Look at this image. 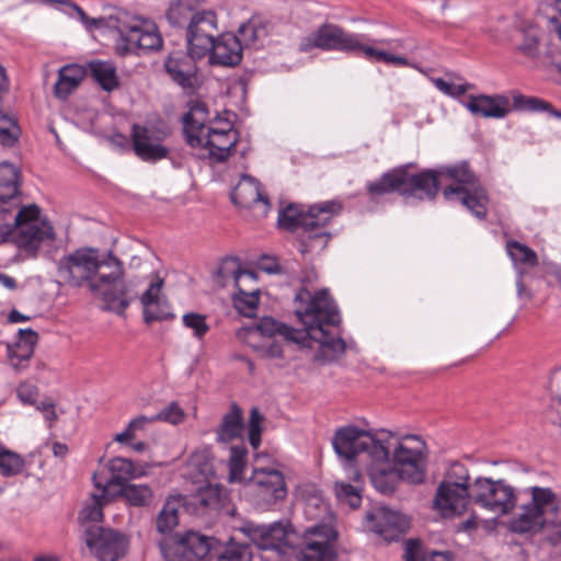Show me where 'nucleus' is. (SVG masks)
<instances>
[{
  "label": "nucleus",
  "instance_id": "4d7b16f0",
  "mask_svg": "<svg viewBox=\"0 0 561 561\" xmlns=\"http://www.w3.org/2000/svg\"><path fill=\"white\" fill-rule=\"evenodd\" d=\"M249 545L229 543L219 557V561H252Z\"/></svg>",
  "mask_w": 561,
  "mask_h": 561
},
{
  "label": "nucleus",
  "instance_id": "c756f323",
  "mask_svg": "<svg viewBox=\"0 0 561 561\" xmlns=\"http://www.w3.org/2000/svg\"><path fill=\"white\" fill-rule=\"evenodd\" d=\"M162 286L163 280L158 279L151 283L140 297L144 306V319L147 323L164 320L170 316L167 301L160 297Z\"/></svg>",
  "mask_w": 561,
  "mask_h": 561
},
{
  "label": "nucleus",
  "instance_id": "0eeeda50",
  "mask_svg": "<svg viewBox=\"0 0 561 561\" xmlns=\"http://www.w3.org/2000/svg\"><path fill=\"white\" fill-rule=\"evenodd\" d=\"M58 274L68 284L80 287L85 282H113L124 274V268L112 252L100 259L98 249L80 248L59 260Z\"/></svg>",
  "mask_w": 561,
  "mask_h": 561
},
{
  "label": "nucleus",
  "instance_id": "b1692460",
  "mask_svg": "<svg viewBox=\"0 0 561 561\" xmlns=\"http://www.w3.org/2000/svg\"><path fill=\"white\" fill-rule=\"evenodd\" d=\"M197 59L188 50L172 51L164 61V68L170 78L183 89L193 88L196 81Z\"/></svg>",
  "mask_w": 561,
  "mask_h": 561
},
{
  "label": "nucleus",
  "instance_id": "13d9d810",
  "mask_svg": "<svg viewBox=\"0 0 561 561\" xmlns=\"http://www.w3.org/2000/svg\"><path fill=\"white\" fill-rule=\"evenodd\" d=\"M15 391L18 400L21 402V404L36 408V405L39 403L37 402L39 390L36 385L28 381H23L19 383Z\"/></svg>",
  "mask_w": 561,
  "mask_h": 561
},
{
  "label": "nucleus",
  "instance_id": "423d86ee",
  "mask_svg": "<svg viewBox=\"0 0 561 561\" xmlns=\"http://www.w3.org/2000/svg\"><path fill=\"white\" fill-rule=\"evenodd\" d=\"M343 205L339 201H325L309 206L290 203L278 211L277 224L280 229L297 232L301 230L299 251L319 252L325 249L331 234L327 226L341 213Z\"/></svg>",
  "mask_w": 561,
  "mask_h": 561
},
{
  "label": "nucleus",
  "instance_id": "3c124183",
  "mask_svg": "<svg viewBox=\"0 0 561 561\" xmlns=\"http://www.w3.org/2000/svg\"><path fill=\"white\" fill-rule=\"evenodd\" d=\"M182 323L185 328L192 330L193 336L198 341H202L210 329L206 321V316L197 312L184 313Z\"/></svg>",
  "mask_w": 561,
  "mask_h": 561
},
{
  "label": "nucleus",
  "instance_id": "603ef678",
  "mask_svg": "<svg viewBox=\"0 0 561 561\" xmlns=\"http://www.w3.org/2000/svg\"><path fill=\"white\" fill-rule=\"evenodd\" d=\"M430 81L439 92L453 99L463 96L466 92L472 88V84L468 82L454 83L444 78L432 77Z\"/></svg>",
  "mask_w": 561,
  "mask_h": 561
},
{
  "label": "nucleus",
  "instance_id": "6e6552de",
  "mask_svg": "<svg viewBox=\"0 0 561 561\" xmlns=\"http://www.w3.org/2000/svg\"><path fill=\"white\" fill-rule=\"evenodd\" d=\"M394 435L386 430H379L375 433L348 425L339 428L332 439L333 449L336 455L347 462L346 470L350 471L355 482L360 479V472L354 467L353 462L360 454H366L368 459L373 457V451L378 446L388 444L389 439H394Z\"/></svg>",
  "mask_w": 561,
  "mask_h": 561
},
{
  "label": "nucleus",
  "instance_id": "7c9ffc66",
  "mask_svg": "<svg viewBox=\"0 0 561 561\" xmlns=\"http://www.w3.org/2000/svg\"><path fill=\"white\" fill-rule=\"evenodd\" d=\"M85 75L91 78L106 92H112L119 87L117 69L113 61L93 59L84 66Z\"/></svg>",
  "mask_w": 561,
  "mask_h": 561
},
{
  "label": "nucleus",
  "instance_id": "2eb2a0df",
  "mask_svg": "<svg viewBox=\"0 0 561 561\" xmlns=\"http://www.w3.org/2000/svg\"><path fill=\"white\" fill-rule=\"evenodd\" d=\"M336 533L330 525H314L305 531L304 546L299 552L301 561H335Z\"/></svg>",
  "mask_w": 561,
  "mask_h": 561
},
{
  "label": "nucleus",
  "instance_id": "aec40b11",
  "mask_svg": "<svg viewBox=\"0 0 561 561\" xmlns=\"http://www.w3.org/2000/svg\"><path fill=\"white\" fill-rule=\"evenodd\" d=\"M249 484L268 503L284 500L287 495L284 474L275 468L255 467Z\"/></svg>",
  "mask_w": 561,
  "mask_h": 561
},
{
  "label": "nucleus",
  "instance_id": "4be33fe9",
  "mask_svg": "<svg viewBox=\"0 0 561 561\" xmlns=\"http://www.w3.org/2000/svg\"><path fill=\"white\" fill-rule=\"evenodd\" d=\"M231 202L243 208L257 209L259 215L266 216L271 205L262 193L260 183L250 175H242L230 193Z\"/></svg>",
  "mask_w": 561,
  "mask_h": 561
},
{
  "label": "nucleus",
  "instance_id": "f257e3e1",
  "mask_svg": "<svg viewBox=\"0 0 561 561\" xmlns=\"http://www.w3.org/2000/svg\"><path fill=\"white\" fill-rule=\"evenodd\" d=\"M444 178L454 182L444 188L445 199L461 204L480 220L485 219L488 193L466 161L437 170H424L417 174H410L407 167H400L383 173L377 181L369 182L367 191L371 197L398 192L407 203L411 198L431 201L437 195Z\"/></svg>",
  "mask_w": 561,
  "mask_h": 561
},
{
  "label": "nucleus",
  "instance_id": "4c0bfd02",
  "mask_svg": "<svg viewBox=\"0 0 561 561\" xmlns=\"http://www.w3.org/2000/svg\"><path fill=\"white\" fill-rule=\"evenodd\" d=\"M238 33L242 47L254 45L268 35V22L261 16H252L240 25Z\"/></svg>",
  "mask_w": 561,
  "mask_h": 561
},
{
  "label": "nucleus",
  "instance_id": "09e8293b",
  "mask_svg": "<svg viewBox=\"0 0 561 561\" xmlns=\"http://www.w3.org/2000/svg\"><path fill=\"white\" fill-rule=\"evenodd\" d=\"M334 491L340 503L346 504L351 508L360 506L362 496L357 486L346 482H335Z\"/></svg>",
  "mask_w": 561,
  "mask_h": 561
},
{
  "label": "nucleus",
  "instance_id": "ddd939ff",
  "mask_svg": "<svg viewBox=\"0 0 561 561\" xmlns=\"http://www.w3.org/2000/svg\"><path fill=\"white\" fill-rule=\"evenodd\" d=\"M357 44V34L348 33L334 24H323L318 30L304 37L299 44L301 51L313 48L352 53Z\"/></svg>",
  "mask_w": 561,
  "mask_h": 561
},
{
  "label": "nucleus",
  "instance_id": "e433bc0d",
  "mask_svg": "<svg viewBox=\"0 0 561 561\" xmlns=\"http://www.w3.org/2000/svg\"><path fill=\"white\" fill-rule=\"evenodd\" d=\"M405 561H451L449 551L426 550L419 539H409L404 549Z\"/></svg>",
  "mask_w": 561,
  "mask_h": 561
},
{
  "label": "nucleus",
  "instance_id": "49530a36",
  "mask_svg": "<svg viewBox=\"0 0 561 561\" xmlns=\"http://www.w3.org/2000/svg\"><path fill=\"white\" fill-rule=\"evenodd\" d=\"M238 293L233 295V306L238 312L244 317L252 318L256 313L259 306L257 291L247 293L240 287L237 288Z\"/></svg>",
  "mask_w": 561,
  "mask_h": 561
},
{
  "label": "nucleus",
  "instance_id": "c85d7f7f",
  "mask_svg": "<svg viewBox=\"0 0 561 561\" xmlns=\"http://www.w3.org/2000/svg\"><path fill=\"white\" fill-rule=\"evenodd\" d=\"M111 478L105 481H101L103 485H106V491L111 486H118L128 484L131 480L146 476V470L142 467H137L131 460L123 457L112 458L107 463Z\"/></svg>",
  "mask_w": 561,
  "mask_h": 561
},
{
  "label": "nucleus",
  "instance_id": "37998d69",
  "mask_svg": "<svg viewBox=\"0 0 561 561\" xmlns=\"http://www.w3.org/2000/svg\"><path fill=\"white\" fill-rule=\"evenodd\" d=\"M513 105L517 111L526 112H548L552 116L561 119V112L554 110L550 103L535 96H526L515 92L513 94Z\"/></svg>",
  "mask_w": 561,
  "mask_h": 561
},
{
  "label": "nucleus",
  "instance_id": "9b49d317",
  "mask_svg": "<svg viewBox=\"0 0 561 561\" xmlns=\"http://www.w3.org/2000/svg\"><path fill=\"white\" fill-rule=\"evenodd\" d=\"M84 541L100 561H117L129 546V538L122 531L91 526L84 533Z\"/></svg>",
  "mask_w": 561,
  "mask_h": 561
},
{
  "label": "nucleus",
  "instance_id": "a18cd8bd",
  "mask_svg": "<svg viewBox=\"0 0 561 561\" xmlns=\"http://www.w3.org/2000/svg\"><path fill=\"white\" fill-rule=\"evenodd\" d=\"M218 275L221 278L222 285H227L229 280H233L236 288H239V282L242 277H252L253 274L249 271L242 270L237 259H226L218 267Z\"/></svg>",
  "mask_w": 561,
  "mask_h": 561
},
{
  "label": "nucleus",
  "instance_id": "5fc2aeb1",
  "mask_svg": "<svg viewBox=\"0 0 561 561\" xmlns=\"http://www.w3.org/2000/svg\"><path fill=\"white\" fill-rule=\"evenodd\" d=\"M21 137V128L13 116L2 114V147H13Z\"/></svg>",
  "mask_w": 561,
  "mask_h": 561
},
{
  "label": "nucleus",
  "instance_id": "bb28decb",
  "mask_svg": "<svg viewBox=\"0 0 561 561\" xmlns=\"http://www.w3.org/2000/svg\"><path fill=\"white\" fill-rule=\"evenodd\" d=\"M208 56L213 65L236 66L242 59V44L236 34L224 33L214 39Z\"/></svg>",
  "mask_w": 561,
  "mask_h": 561
},
{
  "label": "nucleus",
  "instance_id": "f704fd0d",
  "mask_svg": "<svg viewBox=\"0 0 561 561\" xmlns=\"http://www.w3.org/2000/svg\"><path fill=\"white\" fill-rule=\"evenodd\" d=\"M202 0H172L167 13L170 24L187 28L188 24L199 13Z\"/></svg>",
  "mask_w": 561,
  "mask_h": 561
},
{
  "label": "nucleus",
  "instance_id": "864d4df0",
  "mask_svg": "<svg viewBox=\"0 0 561 561\" xmlns=\"http://www.w3.org/2000/svg\"><path fill=\"white\" fill-rule=\"evenodd\" d=\"M25 467L24 458L2 447V476L11 477L22 473Z\"/></svg>",
  "mask_w": 561,
  "mask_h": 561
},
{
  "label": "nucleus",
  "instance_id": "20e7f679",
  "mask_svg": "<svg viewBox=\"0 0 561 561\" xmlns=\"http://www.w3.org/2000/svg\"><path fill=\"white\" fill-rule=\"evenodd\" d=\"M19 165L2 161V244L15 245L23 259H36L56 241L50 221L36 204L23 205Z\"/></svg>",
  "mask_w": 561,
  "mask_h": 561
},
{
  "label": "nucleus",
  "instance_id": "39448f33",
  "mask_svg": "<svg viewBox=\"0 0 561 561\" xmlns=\"http://www.w3.org/2000/svg\"><path fill=\"white\" fill-rule=\"evenodd\" d=\"M50 8L70 19H78L88 31L106 27L116 32L115 51L118 56L142 55L162 47L163 39L154 23L126 12L107 18H90L72 0H54Z\"/></svg>",
  "mask_w": 561,
  "mask_h": 561
},
{
  "label": "nucleus",
  "instance_id": "bf43d9fd",
  "mask_svg": "<svg viewBox=\"0 0 561 561\" xmlns=\"http://www.w3.org/2000/svg\"><path fill=\"white\" fill-rule=\"evenodd\" d=\"M262 421L263 416L259 412L256 408H253L250 412L249 419V442L250 445L256 449L261 444V433H262Z\"/></svg>",
  "mask_w": 561,
  "mask_h": 561
},
{
  "label": "nucleus",
  "instance_id": "f3484780",
  "mask_svg": "<svg viewBox=\"0 0 561 561\" xmlns=\"http://www.w3.org/2000/svg\"><path fill=\"white\" fill-rule=\"evenodd\" d=\"M243 530L251 542L261 550H273L278 554H285L287 548L294 547L291 534L279 522L270 525L248 524Z\"/></svg>",
  "mask_w": 561,
  "mask_h": 561
},
{
  "label": "nucleus",
  "instance_id": "774afa93",
  "mask_svg": "<svg viewBox=\"0 0 561 561\" xmlns=\"http://www.w3.org/2000/svg\"><path fill=\"white\" fill-rule=\"evenodd\" d=\"M264 353L267 357L271 358H279L283 356L282 346L276 341H273L270 344L265 345Z\"/></svg>",
  "mask_w": 561,
  "mask_h": 561
},
{
  "label": "nucleus",
  "instance_id": "6ab92c4d",
  "mask_svg": "<svg viewBox=\"0 0 561 561\" xmlns=\"http://www.w3.org/2000/svg\"><path fill=\"white\" fill-rule=\"evenodd\" d=\"M471 502H473L472 491L470 492L469 489L438 484L433 499V508L443 518H454L461 516Z\"/></svg>",
  "mask_w": 561,
  "mask_h": 561
},
{
  "label": "nucleus",
  "instance_id": "8fccbe9b",
  "mask_svg": "<svg viewBox=\"0 0 561 561\" xmlns=\"http://www.w3.org/2000/svg\"><path fill=\"white\" fill-rule=\"evenodd\" d=\"M179 523L178 507L172 502H167L157 517V529L161 534H168Z\"/></svg>",
  "mask_w": 561,
  "mask_h": 561
},
{
  "label": "nucleus",
  "instance_id": "72a5a7b5",
  "mask_svg": "<svg viewBox=\"0 0 561 561\" xmlns=\"http://www.w3.org/2000/svg\"><path fill=\"white\" fill-rule=\"evenodd\" d=\"M85 76L82 66L71 64L64 66L58 71V79L54 85V93L59 100H67L68 96L79 87Z\"/></svg>",
  "mask_w": 561,
  "mask_h": 561
},
{
  "label": "nucleus",
  "instance_id": "c9c22d12",
  "mask_svg": "<svg viewBox=\"0 0 561 561\" xmlns=\"http://www.w3.org/2000/svg\"><path fill=\"white\" fill-rule=\"evenodd\" d=\"M92 479L94 486L100 490V493L92 494L84 503L79 513L81 522H101L103 519V505L107 501L108 492L106 491V485H103L101 480H99L98 474H94Z\"/></svg>",
  "mask_w": 561,
  "mask_h": 561
},
{
  "label": "nucleus",
  "instance_id": "412c9836",
  "mask_svg": "<svg viewBox=\"0 0 561 561\" xmlns=\"http://www.w3.org/2000/svg\"><path fill=\"white\" fill-rule=\"evenodd\" d=\"M460 104L473 116L502 119L511 112L510 98L504 94H470Z\"/></svg>",
  "mask_w": 561,
  "mask_h": 561
},
{
  "label": "nucleus",
  "instance_id": "2f4dec72",
  "mask_svg": "<svg viewBox=\"0 0 561 561\" xmlns=\"http://www.w3.org/2000/svg\"><path fill=\"white\" fill-rule=\"evenodd\" d=\"M243 432L242 411L237 403H232L216 430V439L219 443H230L242 437Z\"/></svg>",
  "mask_w": 561,
  "mask_h": 561
},
{
  "label": "nucleus",
  "instance_id": "79ce46f5",
  "mask_svg": "<svg viewBox=\"0 0 561 561\" xmlns=\"http://www.w3.org/2000/svg\"><path fill=\"white\" fill-rule=\"evenodd\" d=\"M439 484L455 489L466 488L469 489L470 492L473 489V481H470L468 468L459 461H455L449 465Z\"/></svg>",
  "mask_w": 561,
  "mask_h": 561
},
{
  "label": "nucleus",
  "instance_id": "680f3d73",
  "mask_svg": "<svg viewBox=\"0 0 561 561\" xmlns=\"http://www.w3.org/2000/svg\"><path fill=\"white\" fill-rule=\"evenodd\" d=\"M35 409L42 413L45 422L47 423V427L51 428L53 424L58 419L55 404L51 401H41Z\"/></svg>",
  "mask_w": 561,
  "mask_h": 561
},
{
  "label": "nucleus",
  "instance_id": "338daca9",
  "mask_svg": "<svg viewBox=\"0 0 561 561\" xmlns=\"http://www.w3.org/2000/svg\"><path fill=\"white\" fill-rule=\"evenodd\" d=\"M136 433H137V431L130 425V423H128L123 432L117 433L114 436V440L119 444H128L129 440L135 438Z\"/></svg>",
  "mask_w": 561,
  "mask_h": 561
},
{
  "label": "nucleus",
  "instance_id": "dca6fc26",
  "mask_svg": "<svg viewBox=\"0 0 561 561\" xmlns=\"http://www.w3.org/2000/svg\"><path fill=\"white\" fill-rule=\"evenodd\" d=\"M168 133L153 126L134 124L131 128L133 149L142 161L156 162L168 157L169 150L163 145Z\"/></svg>",
  "mask_w": 561,
  "mask_h": 561
},
{
  "label": "nucleus",
  "instance_id": "a19ab883",
  "mask_svg": "<svg viewBox=\"0 0 561 561\" xmlns=\"http://www.w3.org/2000/svg\"><path fill=\"white\" fill-rule=\"evenodd\" d=\"M365 42H370L376 45H385L392 48H397L401 44L399 39H370L365 34H357L358 47H356L352 53H360L362 56L370 62H380L383 49L367 45Z\"/></svg>",
  "mask_w": 561,
  "mask_h": 561
},
{
  "label": "nucleus",
  "instance_id": "cd10ccee",
  "mask_svg": "<svg viewBox=\"0 0 561 561\" xmlns=\"http://www.w3.org/2000/svg\"><path fill=\"white\" fill-rule=\"evenodd\" d=\"M214 461L209 447L198 448L187 459L184 476L193 483H206L215 476Z\"/></svg>",
  "mask_w": 561,
  "mask_h": 561
},
{
  "label": "nucleus",
  "instance_id": "0e129e2a",
  "mask_svg": "<svg viewBox=\"0 0 561 561\" xmlns=\"http://www.w3.org/2000/svg\"><path fill=\"white\" fill-rule=\"evenodd\" d=\"M558 508H560V505L558 506ZM558 513H559V510L547 514V524L545 525V527H550L552 529L553 536L559 541H561V518L560 519L556 518Z\"/></svg>",
  "mask_w": 561,
  "mask_h": 561
},
{
  "label": "nucleus",
  "instance_id": "69168bd1",
  "mask_svg": "<svg viewBox=\"0 0 561 561\" xmlns=\"http://www.w3.org/2000/svg\"><path fill=\"white\" fill-rule=\"evenodd\" d=\"M259 266L262 271L268 274H276L279 272L280 267L276 260L271 256H262Z\"/></svg>",
  "mask_w": 561,
  "mask_h": 561
},
{
  "label": "nucleus",
  "instance_id": "f8f14e48",
  "mask_svg": "<svg viewBox=\"0 0 561 561\" xmlns=\"http://www.w3.org/2000/svg\"><path fill=\"white\" fill-rule=\"evenodd\" d=\"M392 439L388 444L378 446L367 465L369 479L374 488L382 494H390L396 490L399 481H403V473L392 463L390 449Z\"/></svg>",
  "mask_w": 561,
  "mask_h": 561
},
{
  "label": "nucleus",
  "instance_id": "ea45409f",
  "mask_svg": "<svg viewBox=\"0 0 561 561\" xmlns=\"http://www.w3.org/2000/svg\"><path fill=\"white\" fill-rule=\"evenodd\" d=\"M118 492L128 505L135 507L149 506L153 497L152 488L144 483L137 484L129 482L123 485Z\"/></svg>",
  "mask_w": 561,
  "mask_h": 561
},
{
  "label": "nucleus",
  "instance_id": "de8ad7c7",
  "mask_svg": "<svg viewBox=\"0 0 561 561\" xmlns=\"http://www.w3.org/2000/svg\"><path fill=\"white\" fill-rule=\"evenodd\" d=\"M248 450L244 446H233L230 450L228 461L229 467V481L241 482L243 481V471L245 469V457Z\"/></svg>",
  "mask_w": 561,
  "mask_h": 561
},
{
  "label": "nucleus",
  "instance_id": "e2e57ef3",
  "mask_svg": "<svg viewBox=\"0 0 561 561\" xmlns=\"http://www.w3.org/2000/svg\"><path fill=\"white\" fill-rule=\"evenodd\" d=\"M380 62L398 67H414L407 57L394 55L383 49Z\"/></svg>",
  "mask_w": 561,
  "mask_h": 561
},
{
  "label": "nucleus",
  "instance_id": "473e14b6",
  "mask_svg": "<svg viewBox=\"0 0 561 561\" xmlns=\"http://www.w3.org/2000/svg\"><path fill=\"white\" fill-rule=\"evenodd\" d=\"M208 108L199 100L191 101L190 111L183 117V130L186 141L196 140V135L208 127Z\"/></svg>",
  "mask_w": 561,
  "mask_h": 561
},
{
  "label": "nucleus",
  "instance_id": "393cba45",
  "mask_svg": "<svg viewBox=\"0 0 561 561\" xmlns=\"http://www.w3.org/2000/svg\"><path fill=\"white\" fill-rule=\"evenodd\" d=\"M211 541L210 537L195 531H186L174 547L178 559L168 561H210Z\"/></svg>",
  "mask_w": 561,
  "mask_h": 561
},
{
  "label": "nucleus",
  "instance_id": "6e6d98bb",
  "mask_svg": "<svg viewBox=\"0 0 561 561\" xmlns=\"http://www.w3.org/2000/svg\"><path fill=\"white\" fill-rule=\"evenodd\" d=\"M154 422H165L178 425L184 421L185 413L178 402L172 401L165 408L160 410L157 414L152 415Z\"/></svg>",
  "mask_w": 561,
  "mask_h": 561
},
{
  "label": "nucleus",
  "instance_id": "a878e982",
  "mask_svg": "<svg viewBox=\"0 0 561 561\" xmlns=\"http://www.w3.org/2000/svg\"><path fill=\"white\" fill-rule=\"evenodd\" d=\"M37 340L38 335L35 331L20 329L16 333V340L12 344H8V360L16 373L28 368Z\"/></svg>",
  "mask_w": 561,
  "mask_h": 561
},
{
  "label": "nucleus",
  "instance_id": "c03bdc74",
  "mask_svg": "<svg viewBox=\"0 0 561 561\" xmlns=\"http://www.w3.org/2000/svg\"><path fill=\"white\" fill-rule=\"evenodd\" d=\"M225 497V490L219 484L208 483L198 489L195 501L203 507L218 510L222 505Z\"/></svg>",
  "mask_w": 561,
  "mask_h": 561
},
{
  "label": "nucleus",
  "instance_id": "a211bd4d",
  "mask_svg": "<svg viewBox=\"0 0 561 561\" xmlns=\"http://www.w3.org/2000/svg\"><path fill=\"white\" fill-rule=\"evenodd\" d=\"M90 289L102 296L105 309L117 314H123L131 301L137 298V293L133 290L130 283L123 280V275L108 283H91Z\"/></svg>",
  "mask_w": 561,
  "mask_h": 561
},
{
  "label": "nucleus",
  "instance_id": "4468645a",
  "mask_svg": "<svg viewBox=\"0 0 561 561\" xmlns=\"http://www.w3.org/2000/svg\"><path fill=\"white\" fill-rule=\"evenodd\" d=\"M218 31V16L214 10H202L185 30L187 50L192 56L204 58Z\"/></svg>",
  "mask_w": 561,
  "mask_h": 561
},
{
  "label": "nucleus",
  "instance_id": "5701e85b",
  "mask_svg": "<svg viewBox=\"0 0 561 561\" xmlns=\"http://www.w3.org/2000/svg\"><path fill=\"white\" fill-rule=\"evenodd\" d=\"M371 529L386 540L398 539L409 527V519L401 513L380 506L367 514Z\"/></svg>",
  "mask_w": 561,
  "mask_h": 561
},
{
  "label": "nucleus",
  "instance_id": "f03ea898",
  "mask_svg": "<svg viewBox=\"0 0 561 561\" xmlns=\"http://www.w3.org/2000/svg\"><path fill=\"white\" fill-rule=\"evenodd\" d=\"M295 302L298 305L295 313L304 329H295L272 317H263L254 327L247 329V332L251 336L279 335L300 345L314 341L319 344V359L331 362L340 358L346 350V343L339 330L340 312L329 291L322 289L311 295L302 288L296 294Z\"/></svg>",
  "mask_w": 561,
  "mask_h": 561
},
{
  "label": "nucleus",
  "instance_id": "1a4fd4ad",
  "mask_svg": "<svg viewBox=\"0 0 561 561\" xmlns=\"http://www.w3.org/2000/svg\"><path fill=\"white\" fill-rule=\"evenodd\" d=\"M238 131L232 123L218 115L208 122V127L196 135V140L187 144L198 150L201 159H207L211 163L225 162L229 159L238 142Z\"/></svg>",
  "mask_w": 561,
  "mask_h": 561
},
{
  "label": "nucleus",
  "instance_id": "9d476101",
  "mask_svg": "<svg viewBox=\"0 0 561 561\" xmlns=\"http://www.w3.org/2000/svg\"><path fill=\"white\" fill-rule=\"evenodd\" d=\"M424 442L416 435H405L397 442L391 461L403 473V481L412 484L424 481Z\"/></svg>",
  "mask_w": 561,
  "mask_h": 561
},
{
  "label": "nucleus",
  "instance_id": "052dcab7",
  "mask_svg": "<svg viewBox=\"0 0 561 561\" xmlns=\"http://www.w3.org/2000/svg\"><path fill=\"white\" fill-rule=\"evenodd\" d=\"M539 41L535 31L529 30L524 33L523 43L518 46V50L528 57H536L538 54Z\"/></svg>",
  "mask_w": 561,
  "mask_h": 561
},
{
  "label": "nucleus",
  "instance_id": "7ed1b4c3",
  "mask_svg": "<svg viewBox=\"0 0 561 561\" xmlns=\"http://www.w3.org/2000/svg\"><path fill=\"white\" fill-rule=\"evenodd\" d=\"M473 503L497 517L518 508L508 522L514 534L534 535L547 524V514L556 512L559 497L550 488L531 485L516 490L505 479L477 477L472 489Z\"/></svg>",
  "mask_w": 561,
  "mask_h": 561
},
{
  "label": "nucleus",
  "instance_id": "58836bf2",
  "mask_svg": "<svg viewBox=\"0 0 561 561\" xmlns=\"http://www.w3.org/2000/svg\"><path fill=\"white\" fill-rule=\"evenodd\" d=\"M506 252L515 268L523 273L525 267H535L538 264L536 252L528 245L515 240L507 241Z\"/></svg>",
  "mask_w": 561,
  "mask_h": 561
}]
</instances>
